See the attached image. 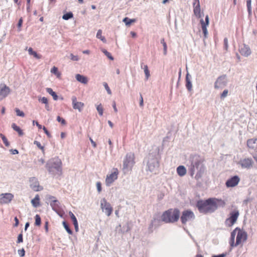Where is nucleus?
<instances>
[{
  "label": "nucleus",
  "mask_w": 257,
  "mask_h": 257,
  "mask_svg": "<svg viewBox=\"0 0 257 257\" xmlns=\"http://www.w3.org/2000/svg\"><path fill=\"white\" fill-rule=\"evenodd\" d=\"M204 161V157L197 154L190 155L186 161L190 175L193 177L195 175L194 178L196 180L200 179L205 170Z\"/></svg>",
  "instance_id": "1"
},
{
  "label": "nucleus",
  "mask_w": 257,
  "mask_h": 257,
  "mask_svg": "<svg viewBox=\"0 0 257 257\" xmlns=\"http://www.w3.org/2000/svg\"><path fill=\"white\" fill-rule=\"evenodd\" d=\"M225 204V202L221 199L209 198L206 200H198L196 207L200 213H207L213 212L218 207H223Z\"/></svg>",
  "instance_id": "2"
},
{
  "label": "nucleus",
  "mask_w": 257,
  "mask_h": 257,
  "mask_svg": "<svg viewBox=\"0 0 257 257\" xmlns=\"http://www.w3.org/2000/svg\"><path fill=\"white\" fill-rule=\"evenodd\" d=\"M147 171L157 174L159 168V155L158 152L150 153L147 157Z\"/></svg>",
  "instance_id": "3"
},
{
  "label": "nucleus",
  "mask_w": 257,
  "mask_h": 257,
  "mask_svg": "<svg viewBox=\"0 0 257 257\" xmlns=\"http://www.w3.org/2000/svg\"><path fill=\"white\" fill-rule=\"evenodd\" d=\"M49 173L53 175H60L62 174V162L58 157L50 159L46 165Z\"/></svg>",
  "instance_id": "4"
},
{
  "label": "nucleus",
  "mask_w": 257,
  "mask_h": 257,
  "mask_svg": "<svg viewBox=\"0 0 257 257\" xmlns=\"http://www.w3.org/2000/svg\"><path fill=\"white\" fill-rule=\"evenodd\" d=\"M179 216V209L177 208L170 209L163 212L161 216V220L166 223H174L178 220Z\"/></svg>",
  "instance_id": "5"
},
{
  "label": "nucleus",
  "mask_w": 257,
  "mask_h": 257,
  "mask_svg": "<svg viewBox=\"0 0 257 257\" xmlns=\"http://www.w3.org/2000/svg\"><path fill=\"white\" fill-rule=\"evenodd\" d=\"M134 159V154L130 153L126 154L123 164V170L124 172L132 170L135 164Z\"/></svg>",
  "instance_id": "6"
},
{
  "label": "nucleus",
  "mask_w": 257,
  "mask_h": 257,
  "mask_svg": "<svg viewBox=\"0 0 257 257\" xmlns=\"http://www.w3.org/2000/svg\"><path fill=\"white\" fill-rule=\"evenodd\" d=\"M239 213L238 210H234L230 212L229 217L225 221V224L228 227L232 226L236 221Z\"/></svg>",
  "instance_id": "7"
},
{
  "label": "nucleus",
  "mask_w": 257,
  "mask_h": 257,
  "mask_svg": "<svg viewBox=\"0 0 257 257\" xmlns=\"http://www.w3.org/2000/svg\"><path fill=\"white\" fill-rule=\"evenodd\" d=\"M195 219V215L190 210H186L182 212L180 219L181 222L185 224L187 222L192 221Z\"/></svg>",
  "instance_id": "8"
},
{
  "label": "nucleus",
  "mask_w": 257,
  "mask_h": 257,
  "mask_svg": "<svg viewBox=\"0 0 257 257\" xmlns=\"http://www.w3.org/2000/svg\"><path fill=\"white\" fill-rule=\"evenodd\" d=\"M227 78L226 75H222L218 77L214 83L215 89L223 88L227 84Z\"/></svg>",
  "instance_id": "9"
},
{
  "label": "nucleus",
  "mask_w": 257,
  "mask_h": 257,
  "mask_svg": "<svg viewBox=\"0 0 257 257\" xmlns=\"http://www.w3.org/2000/svg\"><path fill=\"white\" fill-rule=\"evenodd\" d=\"M100 206L102 211L104 212L107 216H109L110 215L112 211V208L110 203L107 202L105 198L101 199Z\"/></svg>",
  "instance_id": "10"
},
{
  "label": "nucleus",
  "mask_w": 257,
  "mask_h": 257,
  "mask_svg": "<svg viewBox=\"0 0 257 257\" xmlns=\"http://www.w3.org/2000/svg\"><path fill=\"white\" fill-rule=\"evenodd\" d=\"M246 238V233L238 227L235 245L237 246L242 242V241H245Z\"/></svg>",
  "instance_id": "11"
},
{
  "label": "nucleus",
  "mask_w": 257,
  "mask_h": 257,
  "mask_svg": "<svg viewBox=\"0 0 257 257\" xmlns=\"http://www.w3.org/2000/svg\"><path fill=\"white\" fill-rule=\"evenodd\" d=\"M118 171L116 169L115 171L110 174L107 175L105 179L106 185L110 186L111 184L117 179Z\"/></svg>",
  "instance_id": "12"
},
{
  "label": "nucleus",
  "mask_w": 257,
  "mask_h": 257,
  "mask_svg": "<svg viewBox=\"0 0 257 257\" xmlns=\"http://www.w3.org/2000/svg\"><path fill=\"white\" fill-rule=\"evenodd\" d=\"M14 195L10 193H2L0 194V202L2 204H8L13 199Z\"/></svg>",
  "instance_id": "13"
},
{
  "label": "nucleus",
  "mask_w": 257,
  "mask_h": 257,
  "mask_svg": "<svg viewBox=\"0 0 257 257\" xmlns=\"http://www.w3.org/2000/svg\"><path fill=\"white\" fill-rule=\"evenodd\" d=\"M246 145L250 151L257 152V138L248 139L246 142Z\"/></svg>",
  "instance_id": "14"
},
{
  "label": "nucleus",
  "mask_w": 257,
  "mask_h": 257,
  "mask_svg": "<svg viewBox=\"0 0 257 257\" xmlns=\"http://www.w3.org/2000/svg\"><path fill=\"white\" fill-rule=\"evenodd\" d=\"M30 183V187L35 191H39L42 189V188L40 186L39 183L37 179L35 177H31L29 180Z\"/></svg>",
  "instance_id": "15"
},
{
  "label": "nucleus",
  "mask_w": 257,
  "mask_h": 257,
  "mask_svg": "<svg viewBox=\"0 0 257 257\" xmlns=\"http://www.w3.org/2000/svg\"><path fill=\"white\" fill-rule=\"evenodd\" d=\"M209 23V16L206 15L205 18V21L203 19L200 20V23L201 24L202 30L204 34V38H207L208 35V31L207 27L208 26Z\"/></svg>",
  "instance_id": "16"
},
{
  "label": "nucleus",
  "mask_w": 257,
  "mask_h": 257,
  "mask_svg": "<svg viewBox=\"0 0 257 257\" xmlns=\"http://www.w3.org/2000/svg\"><path fill=\"white\" fill-rule=\"evenodd\" d=\"M239 180L240 179L238 176H234L226 181V186L227 187H233L238 184Z\"/></svg>",
  "instance_id": "17"
},
{
  "label": "nucleus",
  "mask_w": 257,
  "mask_h": 257,
  "mask_svg": "<svg viewBox=\"0 0 257 257\" xmlns=\"http://www.w3.org/2000/svg\"><path fill=\"white\" fill-rule=\"evenodd\" d=\"M193 12L196 17L200 18L202 16L201 14L200 5L199 0H194L193 3Z\"/></svg>",
  "instance_id": "18"
},
{
  "label": "nucleus",
  "mask_w": 257,
  "mask_h": 257,
  "mask_svg": "<svg viewBox=\"0 0 257 257\" xmlns=\"http://www.w3.org/2000/svg\"><path fill=\"white\" fill-rule=\"evenodd\" d=\"M239 51L241 55L244 57H248L251 54V50L249 47L245 44L240 46Z\"/></svg>",
  "instance_id": "19"
},
{
  "label": "nucleus",
  "mask_w": 257,
  "mask_h": 257,
  "mask_svg": "<svg viewBox=\"0 0 257 257\" xmlns=\"http://www.w3.org/2000/svg\"><path fill=\"white\" fill-rule=\"evenodd\" d=\"M10 89L6 85H0V100L6 97L10 93Z\"/></svg>",
  "instance_id": "20"
},
{
  "label": "nucleus",
  "mask_w": 257,
  "mask_h": 257,
  "mask_svg": "<svg viewBox=\"0 0 257 257\" xmlns=\"http://www.w3.org/2000/svg\"><path fill=\"white\" fill-rule=\"evenodd\" d=\"M72 101L73 108L75 109H78L79 112L81 111L82 108L84 106V103L81 102L77 101V98L75 96L72 97Z\"/></svg>",
  "instance_id": "21"
},
{
  "label": "nucleus",
  "mask_w": 257,
  "mask_h": 257,
  "mask_svg": "<svg viewBox=\"0 0 257 257\" xmlns=\"http://www.w3.org/2000/svg\"><path fill=\"white\" fill-rule=\"evenodd\" d=\"M253 161L251 159L247 158L241 161L240 165L242 168L248 169L252 165Z\"/></svg>",
  "instance_id": "22"
},
{
  "label": "nucleus",
  "mask_w": 257,
  "mask_h": 257,
  "mask_svg": "<svg viewBox=\"0 0 257 257\" xmlns=\"http://www.w3.org/2000/svg\"><path fill=\"white\" fill-rule=\"evenodd\" d=\"M192 77L188 72L187 73L186 75V87L187 90L189 91L192 89V84L191 82Z\"/></svg>",
  "instance_id": "23"
},
{
  "label": "nucleus",
  "mask_w": 257,
  "mask_h": 257,
  "mask_svg": "<svg viewBox=\"0 0 257 257\" xmlns=\"http://www.w3.org/2000/svg\"><path fill=\"white\" fill-rule=\"evenodd\" d=\"M237 229L238 227H236L231 232V235L229 240V244L231 247L236 246V245H235V243H234V240L236 232H237Z\"/></svg>",
  "instance_id": "24"
},
{
  "label": "nucleus",
  "mask_w": 257,
  "mask_h": 257,
  "mask_svg": "<svg viewBox=\"0 0 257 257\" xmlns=\"http://www.w3.org/2000/svg\"><path fill=\"white\" fill-rule=\"evenodd\" d=\"M160 220L157 218H154L152 220L150 226L149 227V229L151 232L153 231V227L155 226V227H158L160 225Z\"/></svg>",
  "instance_id": "25"
},
{
  "label": "nucleus",
  "mask_w": 257,
  "mask_h": 257,
  "mask_svg": "<svg viewBox=\"0 0 257 257\" xmlns=\"http://www.w3.org/2000/svg\"><path fill=\"white\" fill-rule=\"evenodd\" d=\"M76 79L79 81V82H81L83 84H86L88 82V79L87 78L86 76H84L83 75H82L79 74H77L75 76Z\"/></svg>",
  "instance_id": "26"
},
{
  "label": "nucleus",
  "mask_w": 257,
  "mask_h": 257,
  "mask_svg": "<svg viewBox=\"0 0 257 257\" xmlns=\"http://www.w3.org/2000/svg\"><path fill=\"white\" fill-rule=\"evenodd\" d=\"M177 173L179 176H184L186 174V169L184 166H179L177 168Z\"/></svg>",
  "instance_id": "27"
},
{
  "label": "nucleus",
  "mask_w": 257,
  "mask_h": 257,
  "mask_svg": "<svg viewBox=\"0 0 257 257\" xmlns=\"http://www.w3.org/2000/svg\"><path fill=\"white\" fill-rule=\"evenodd\" d=\"M50 205L53 210L57 212V210L60 208V203L58 200L54 199L50 203Z\"/></svg>",
  "instance_id": "28"
},
{
  "label": "nucleus",
  "mask_w": 257,
  "mask_h": 257,
  "mask_svg": "<svg viewBox=\"0 0 257 257\" xmlns=\"http://www.w3.org/2000/svg\"><path fill=\"white\" fill-rule=\"evenodd\" d=\"M40 198L39 195L37 194L35 198L31 200V203L34 207H37L40 205Z\"/></svg>",
  "instance_id": "29"
},
{
  "label": "nucleus",
  "mask_w": 257,
  "mask_h": 257,
  "mask_svg": "<svg viewBox=\"0 0 257 257\" xmlns=\"http://www.w3.org/2000/svg\"><path fill=\"white\" fill-rule=\"evenodd\" d=\"M12 127L13 128L14 130L18 132L19 136H22L24 135L22 130H21V128L19 126H18L16 123H12Z\"/></svg>",
  "instance_id": "30"
},
{
  "label": "nucleus",
  "mask_w": 257,
  "mask_h": 257,
  "mask_svg": "<svg viewBox=\"0 0 257 257\" xmlns=\"http://www.w3.org/2000/svg\"><path fill=\"white\" fill-rule=\"evenodd\" d=\"M141 68L144 69L146 79H148L150 76L148 66L147 65H144L143 63H142Z\"/></svg>",
  "instance_id": "31"
},
{
  "label": "nucleus",
  "mask_w": 257,
  "mask_h": 257,
  "mask_svg": "<svg viewBox=\"0 0 257 257\" xmlns=\"http://www.w3.org/2000/svg\"><path fill=\"white\" fill-rule=\"evenodd\" d=\"M246 7L248 14V17L252 16L251 0H246Z\"/></svg>",
  "instance_id": "32"
},
{
  "label": "nucleus",
  "mask_w": 257,
  "mask_h": 257,
  "mask_svg": "<svg viewBox=\"0 0 257 257\" xmlns=\"http://www.w3.org/2000/svg\"><path fill=\"white\" fill-rule=\"evenodd\" d=\"M46 91L49 94L52 96L54 100H57L58 99V96L57 94L54 91H53L52 88H47L46 89Z\"/></svg>",
  "instance_id": "33"
},
{
  "label": "nucleus",
  "mask_w": 257,
  "mask_h": 257,
  "mask_svg": "<svg viewBox=\"0 0 257 257\" xmlns=\"http://www.w3.org/2000/svg\"><path fill=\"white\" fill-rule=\"evenodd\" d=\"M28 52L30 55H33L36 59H39L41 57V56L38 54L36 51H33V49L31 47L28 49Z\"/></svg>",
  "instance_id": "34"
},
{
  "label": "nucleus",
  "mask_w": 257,
  "mask_h": 257,
  "mask_svg": "<svg viewBox=\"0 0 257 257\" xmlns=\"http://www.w3.org/2000/svg\"><path fill=\"white\" fill-rule=\"evenodd\" d=\"M96 38L100 39L103 42H106V39L104 37L102 36V31L101 30H98L96 34Z\"/></svg>",
  "instance_id": "35"
},
{
  "label": "nucleus",
  "mask_w": 257,
  "mask_h": 257,
  "mask_svg": "<svg viewBox=\"0 0 257 257\" xmlns=\"http://www.w3.org/2000/svg\"><path fill=\"white\" fill-rule=\"evenodd\" d=\"M73 13L71 12H68L63 15L62 16V19L65 20H68L70 19L73 18Z\"/></svg>",
  "instance_id": "36"
},
{
  "label": "nucleus",
  "mask_w": 257,
  "mask_h": 257,
  "mask_svg": "<svg viewBox=\"0 0 257 257\" xmlns=\"http://www.w3.org/2000/svg\"><path fill=\"white\" fill-rule=\"evenodd\" d=\"M63 225V226L65 228V229H66V230L67 231V232L69 234H72V231L71 230V229L70 228L68 224L67 223V222L65 221H64L62 223Z\"/></svg>",
  "instance_id": "37"
},
{
  "label": "nucleus",
  "mask_w": 257,
  "mask_h": 257,
  "mask_svg": "<svg viewBox=\"0 0 257 257\" xmlns=\"http://www.w3.org/2000/svg\"><path fill=\"white\" fill-rule=\"evenodd\" d=\"M161 43L163 45L164 54L166 55L167 53V46L166 43L165 42L164 39H162Z\"/></svg>",
  "instance_id": "38"
},
{
  "label": "nucleus",
  "mask_w": 257,
  "mask_h": 257,
  "mask_svg": "<svg viewBox=\"0 0 257 257\" xmlns=\"http://www.w3.org/2000/svg\"><path fill=\"white\" fill-rule=\"evenodd\" d=\"M136 20L135 19H130L127 17H125L123 19V22L125 23L126 25H130L132 23L135 22Z\"/></svg>",
  "instance_id": "39"
},
{
  "label": "nucleus",
  "mask_w": 257,
  "mask_h": 257,
  "mask_svg": "<svg viewBox=\"0 0 257 257\" xmlns=\"http://www.w3.org/2000/svg\"><path fill=\"white\" fill-rule=\"evenodd\" d=\"M0 137L2 138L3 143L6 146L9 147L10 146V143L9 141H8L7 138L2 134H0Z\"/></svg>",
  "instance_id": "40"
},
{
  "label": "nucleus",
  "mask_w": 257,
  "mask_h": 257,
  "mask_svg": "<svg viewBox=\"0 0 257 257\" xmlns=\"http://www.w3.org/2000/svg\"><path fill=\"white\" fill-rule=\"evenodd\" d=\"M102 52L109 59L111 60H113L114 59L113 57L112 56L111 54L105 49H102Z\"/></svg>",
  "instance_id": "41"
},
{
  "label": "nucleus",
  "mask_w": 257,
  "mask_h": 257,
  "mask_svg": "<svg viewBox=\"0 0 257 257\" xmlns=\"http://www.w3.org/2000/svg\"><path fill=\"white\" fill-rule=\"evenodd\" d=\"M41 223V219L39 215L36 214L35 216V225L36 226H39Z\"/></svg>",
  "instance_id": "42"
},
{
  "label": "nucleus",
  "mask_w": 257,
  "mask_h": 257,
  "mask_svg": "<svg viewBox=\"0 0 257 257\" xmlns=\"http://www.w3.org/2000/svg\"><path fill=\"white\" fill-rule=\"evenodd\" d=\"M69 214L73 221V224L77 223V220L74 214L71 211L69 212Z\"/></svg>",
  "instance_id": "43"
},
{
  "label": "nucleus",
  "mask_w": 257,
  "mask_h": 257,
  "mask_svg": "<svg viewBox=\"0 0 257 257\" xmlns=\"http://www.w3.org/2000/svg\"><path fill=\"white\" fill-rule=\"evenodd\" d=\"M51 72L53 74L57 75V77H59L60 76V73L58 72V68L55 66H54L51 70Z\"/></svg>",
  "instance_id": "44"
},
{
  "label": "nucleus",
  "mask_w": 257,
  "mask_h": 257,
  "mask_svg": "<svg viewBox=\"0 0 257 257\" xmlns=\"http://www.w3.org/2000/svg\"><path fill=\"white\" fill-rule=\"evenodd\" d=\"M96 109L100 116L103 115V108L101 104L98 105L96 107Z\"/></svg>",
  "instance_id": "45"
},
{
  "label": "nucleus",
  "mask_w": 257,
  "mask_h": 257,
  "mask_svg": "<svg viewBox=\"0 0 257 257\" xmlns=\"http://www.w3.org/2000/svg\"><path fill=\"white\" fill-rule=\"evenodd\" d=\"M15 111L18 116H21V117L25 116V113H24V112L20 110L19 108H16L15 109Z\"/></svg>",
  "instance_id": "46"
},
{
  "label": "nucleus",
  "mask_w": 257,
  "mask_h": 257,
  "mask_svg": "<svg viewBox=\"0 0 257 257\" xmlns=\"http://www.w3.org/2000/svg\"><path fill=\"white\" fill-rule=\"evenodd\" d=\"M38 100L39 102H40L42 103H44L45 104L48 103V99L45 97H40L38 98Z\"/></svg>",
  "instance_id": "47"
},
{
  "label": "nucleus",
  "mask_w": 257,
  "mask_h": 257,
  "mask_svg": "<svg viewBox=\"0 0 257 257\" xmlns=\"http://www.w3.org/2000/svg\"><path fill=\"white\" fill-rule=\"evenodd\" d=\"M23 18H21L19 19L18 25H17L18 32H20L21 31V27H22V26L23 24Z\"/></svg>",
  "instance_id": "48"
},
{
  "label": "nucleus",
  "mask_w": 257,
  "mask_h": 257,
  "mask_svg": "<svg viewBox=\"0 0 257 257\" xmlns=\"http://www.w3.org/2000/svg\"><path fill=\"white\" fill-rule=\"evenodd\" d=\"M34 144L36 145L38 148L41 149L43 152L44 151V147L41 145V143L37 141H35Z\"/></svg>",
  "instance_id": "49"
},
{
  "label": "nucleus",
  "mask_w": 257,
  "mask_h": 257,
  "mask_svg": "<svg viewBox=\"0 0 257 257\" xmlns=\"http://www.w3.org/2000/svg\"><path fill=\"white\" fill-rule=\"evenodd\" d=\"M70 58L71 60L74 61H77L79 60V58L78 56L74 55L73 54H70Z\"/></svg>",
  "instance_id": "50"
},
{
  "label": "nucleus",
  "mask_w": 257,
  "mask_h": 257,
  "mask_svg": "<svg viewBox=\"0 0 257 257\" xmlns=\"http://www.w3.org/2000/svg\"><path fill=\"white\" fill-rule=\"evenodd\" d=\"M228 90L227 89H225L223 90L222 93L221 94L220 98L221 99H223L226 97L228 94Z\"/></svg>",
  "instance_id": "51"
},
{
  "label": "nucleus",
  "mask_w": 257,
  "mask_h": 257,
  "mask_svg": "<svg viewBox=\"0 0 257 257\" xmlns=\"http://www.w3.org/2000/svg\"><path fill=\"white\" fill-rule=\"evenodd\" d=\"M224 43V49L227 51L228 48V39L227 38H225L223 40Z\"/></svg>",
  "instance_id": "52"
},
{
  "label": "nucleus",
  "mask_w": 257,
  "mask_h": 257,
  "mask_svg": "<svg viewBox=\"0 0 257 257\" xmlns=\"http://www.w3.org/2000/svg\"><path fill=\"white\" fill-rule=\"evenodd\" d=\"M103 86L105 88V89H106L107 92L109 94H110L111 93V91L108 85V84L106 83V82H104L103 83Z\"/></svg>",
  "instance_id": "53"
},
{
  "label": "nucleus",
  "mask_w": 257,
  "mask_h": 257,
  "mask_svg": "<svg viewBox=\"0 0 257 257\" xmlns=\"http://www.w3.org/2000/svg\"><path fill=\"white\" fill-rule=\"evenodd\" d=\"M18 253L19 254V255L21 256V257H23L25 256V251L24 250V248H22L21 249H19L18 250Z\"/></svg>",
  "instance_id": "54"
},
{
  "label": "nucleus",
  "mask_w": 257,
  "mask_h": 257,
  "mask_svg": "<svg viewBox=\"0 0 257 257\" xmlns=\"http://www.w3.org/2000/svg\"><path fill=\"white\" fill-rule=\"evenodd\" d=\"M23 241V234L22 233H20L19 234L18 236V239H17V243H21Z\"/></svg>",
  "instance_id": "55"
},
{
  "label": "nucleus",
  "mask_w": 257,
  "mask_h": 257,
  "mask_svg": "<svg viewBox=\"0 0 257 257\" xmlns=\"http://www.w3.org/2000/svg\"><path fill=\"white\" fill-rule=\"evenodd\" d=\"M96 187L98 192L100 193L101 191V184L100 182L96 183Z\"/></svg>",
  "instance_id": "56"
},
{
  "label": "nucleus",
  "mask_w": 257,
  "mask_h": 257,
  "mask_svg": "<svg viewBox=\"0 0 257 257\" xmlns=\"http://www.w3.org/2000/svg\"><path fill=\"white\" fill-rule=\"evenodd\" d=\"M57 120L59 122H61L62 124H65L66 123V121L65 119L61 118L60 116H58L57 117Z\"/></svg>",
  "instance_id": "57"
},
{
  "label": "nucleus",
  "mask_w": 257,
  "mask_h": 257,
  "mask_svg": "<svg viewBox=\"0 0 257 257\" xmlns=\"http://www.w3.org/2000/svg\"><path fill=\"white\" fill-rule=\"evenodd\" d=\"M42 128H43V131H44L45 133L48 136V137L51 138V135L50 134V133L48 132V131L46 128V127L45 126H43Z\"/></svg>",
  "instance_id": "58"
},
{
  "label": "nucleus",
  "mask_w": 257,
  "mask_h": 257,
  "mask_svg": "<svg viewBox=\"0 0 257 257\" xmlns=\"http://www.w3.org/2000/svg\"><path fill=\"white\" fill-rule=\"evenodd\" d=\"M130 228L128 224L123 226V232H127L130 230Z\"/></svg>",
  "instance_id": "59"
},
{
  "label": "nucleus",
  "mask_w": 257,
  "mask_h": 257,
  "mask_svg": "<svg viewBox=\"0 0 257 257\" xmlns=\"http://www.w3.org/2000/svg\"><path fill=\"white\" fill-rule=\"evenodd\" d=\"M14 220H15V223L14 224V226L15 227H17V226H18V225L19 224V219H18V218L17 217H15Z\"/></svg>",
  "instance_id": "60"
},
{
  "label": "nucleus",
  "mask_w": 257,
  "mask_h": 257,
  "mask_svg": "<svg viewBox=\"0 0 257 257\" xmlns=\"http://www.w3.org/2000/svg\"><path fill=\"white\" fill-rule=\"evenodd\" d=\"M144 105L143 98L142 94H140V106L142 107Z\"/></svg>",
  "instance_id": "61"
},
{
  "label": "nucleus",
  "mask_w": 257,
  "mask_h": 257,
  "mask_svg": "<svg viewBox=\"0 0 257 257\" xmlns=\"http://www.w3.org/2000/svg\"><path fill=\"white\" fill-rule=\"evenodd\" d=\"M226 253H221L218 255H214L212 257H225Z\"/></svg>",
  "instance_id": "62"
},
{
  "label": "nucleus",
  "mask_w": 257,
  "mask_h": 257,
  "mask_svg": "<svg viewBox=\"0 0 257 257\" xmlns=\"http://www.w3.org/2000/svg\"><path fill=\"white\" fill-rule=\"evenodd\" d=\"M36 123V125L38 126V127L39 128V129H41L42 128V126L41 124H40L37 121H33V123Z\"/></svg>",
  "instance_id": "63"
},
{
  "label": "nucleus",
  "mask_w": 257,
  "mask_h": 257,
  "mask_svg": "<svg viewBox=\"0 0 257 257\" xmlns=\"http://www.w3.org/2000/svg\"><path fill=\"white\" fill-rule=\"evenodd\" d=\"M112 107H113V108L114 111L115 112H117V108H116V103H115V101H113V102Z\"/></svg>",
  "instance_id": "64"
}]
</instances>
